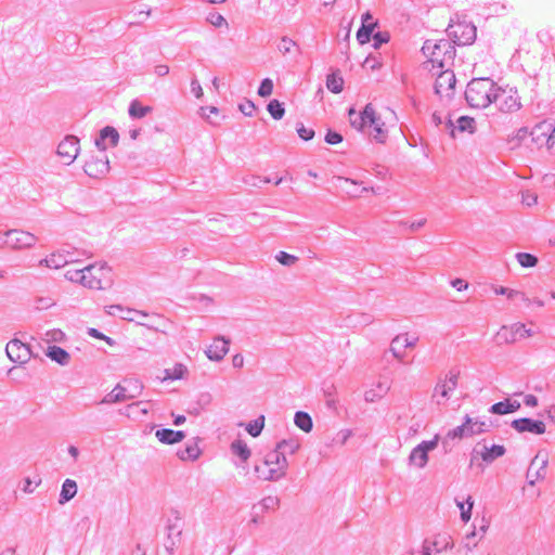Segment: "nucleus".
I'll list each match as a JSON object with an SVG mask.
<instances>
[{"mask_svg":"<svg viewBox=\"0 0 555 555\" xmlns=\"http://www.w3.org/2000/svg\"><path fill=\"white\" fill-rule=\"evenodd\" d=\"M500 87L488 77L472 79L465 90V99L470 107L486 108L499 95Z\"/></svg>","mask_w":555,"mask_h":555,"instance_id":"nucleus-1","label":"nucleus"},{"mask_svg":"<svg viewBox=\"0 0 555 555\" xmlns=\"http://www.w3.org/2000/svg\"><path fill=\"white\" fill-rule=\"evenodd\" d=\"M423 54L433 64V68L443 69L453 65L455 59V48L449 39L431 40L427 39L422 47Z\"/></svg>","mask_w":555,"mask_h":555,"instance_id":"nucleus-2","label":"nucleus"},{"mask_svg":"<svg viewBox=\"0 0 555 555\" xmlns=\"http://www.w3.org/2000/svg\"><path fill=\"white\" fill-rule=\"evenodd\" d=\"M447 34L453 46H468L475 42L477 29L473 23L460 20L459 16H456V20H450Z\"/></svg>","mask_w":555,"mask_h":555,"instance_id":"nucleus-3","label":"nucleus"},{"mask_svg":"<svg viewBox=\"0 0 555 555\" xmlns=\"http://www.w3.org/2000/svg\"><path fill=\"white\" fill-rule=\"evenodd\" d=\"M490 425L479 418H472L469 415H465L463 423L460 426L451 429L447 434L449 439H462L480 435L489 430Z\"/></svg>","mask_w":555,"mask_h":555,"instance_id":"nucleus-4","label":"nucleus"},{"mask_svg":"<svg viewBox=\"0 0 555 555\" xmlns=\"http://www.w3.org/2000/svg\"><path fill=\"white\" fill-rule=\"evenodd\" d=\"M440 436L437 434L431 440H424L414 447L409 455V465L416 468H424L429 460L428 453L438 447Z\"/></svg>","mask_w":555,"mask_h":555,"instance_id":"nucleus-5","label":"nucleus"},{"mask_svg":"<svg viewBox=\"0 0 555 555\" xmlns=\"http://www.w3.org/2000/svg\"><path fill=\"white\" fill-rule=\"evenodd\" d=\"M460 377V371L456 369H452L449 371L448 375L444 379H440L435 388L433 398L436 399V403L438 405L444 404L451 397V393L457 387V382Z\"/></svg>","mask_w":555,"mask_h":555,"instance_id":"nucleus-6","label":"nucleus"},{"mask_svg":"<svg viewBox=\"0 0 555 555\" xmlns=\"http://www.w3.org/2000/svg\"><path fill=\"white\" fill-rule=\"evenodd\" d=\"M167 537L165 548L169 555H172L181 542L182 517L178 511H173V519L169 518L166 526Z\"/></svg>","mask_w":555,"mask_h":555,"instance_id":"nucleus-7","label":"nucleus"},{"mask_svg":"<svg viewBox=\"0 0 555 555\" xmlns=\"http://www.w3.org/2000/svg\"><path fill=\"white\" fill-rule=\"evenodd\" d=\"M456 85V78L453 70L447 68L440 72L435 81V93L441 99H451Z\"/></svg>","mask_w":555,"mask_h":555,"instance_id":"nucleus-8","label":"nucleus"},{"mask_svg":"<svg viewBox=\"0 0 555 555\" xmlns=\"http://www.w3.org/2000/svg\"><path fill=\"white\" fill-rule=\"evenodd\" d=\"M4 235L7 236L5 244L13 249L29 248L37 242V237L33 233L23 230H9Z\"/></svg>","mask_w":555,"mask_h":555,"instance_id":"nucleus-9","label":"nucleus"},{"mask_svg":"<svg viewBox=\"0 0 555 555\" xmlns=\"http://www.w3.org/2000/svg\"><path fill=\"white\" fill-rule=\"evenodd\" d=\"M498 103L499 109L504 113L517 112L521 107L520 96L516 89H502L500 88L499 95L494 100Z\"/></svg>","mask_w":555,"mask_h":555,"instance_id":"nucleus-10","label":"nucleus"},{"mask_svg":"<svg viewBox=\"0 0 555 555\" xmlns=\"http://www.w3.org/2000/svg\"><path fill=\"white\" fill-rule=\"evenodd\" d=\"M5 352L8 358L15 363L24 364L28 362L31 357V351L28 345L24 344L17 338L10 340L7 344Z\"/></svg>","mask_w":555,"mask_h":555,"instance_id":"nucleus-11","label":"nucleus"},{"mask_svg":"<svg viewBox=\"0 0 555 555\" xmlns=\"http://www.w3.org/2000/svg\"><path fill=\"white\" fill-rule=\"evenodd\" d=\"M56 153L65 160L66 165H70L79 153L78 138L72 134L66 135L57 145Z\"/></svg>","mask_w":555,"mask_h":555,"instance_id":"nucleus-12","label":"nucleus"},{"mask_svg":"<svg viewBox=\"0 0 555 555\" xmlns=\"http://www.w3.org/2000/svg\"><path fill=\"white\" fill-rule=\"evenodd\" d=\"M553 130V125L546 120L538 122L531 130L530 137L531 141L534 143L537 147H541L546 144L547 149L551 150L554 147V144H551V133Z\"/></svg>","mask_w":555,"mask_h":555,"instance_id":"nucleus-13","label":"nucleus"},{"mask_svg":"<svg viewBox=\"0 0 555 555\" xmlns=\"http://www.w3.org/2000/svg\"><path fill=\"white\" fill-rule=\"evenodd\" d=\"M374 111L371 103L366 104L364 109L360 113H357L356 109L351 107L348 112L351 127L362 131L369 124H374Z\"/></svg>","mask_w":555,"mask_h":555,"instance_id":"nucleus-14","label":"nucleus"},{"mask_svg":"<svg viewBox=\"0 0 555 555\" xmlns=\"http://www.w3.org/2000/svg\"><path fill=\"white\" fill-rule=\"evenodd\" d=\"M547 456L538 453L531 461L527 470V479L530 486H533L537 480L543 479L546 475Z\"/></svg>","mask_w":555,"mask_h":555,"instance_id":"nucleus-15","label":"nucleus"},{"mask_svg":"<svg viewBox=\"0 0 555 555\" xmlns=\"http://www.w3.org/2000/svg\"><path fill=\"white\" fill-rule=\"evenodd\" d=\"M511 426L518 433H531L534 435H542L546 430L545 424L542 421L529 417L514 420Z\"/></svg>","mask_w":555,"mask_h":555,"instance_id":"nucleus-16","label":"nucleus"},{"mask_svg":"<svg viewBox=\"0 0 555 555\" xmlns=\"http://www.w3.org/2000/svg\"><path fill=\"white\" fill-rule=\"evenodd\" d=\"M109 170V162L106 156L104 158L91 157L86 162L83 171L91 178H101Z\"/></svg>","mask_w":555,"mask_h":555,"instance_id":"nucleus-17","label":"nucleus"},{"mask_svg":"<svg viewBox=\"0 0 555 555\" xmlns=\"http://www.w3.org/2000/svg\"><path fill=\"white\" fill-rule=\"evenodd\" d=\"M230 339L223 336H218L214 339V343L207 348L206 356L209 360L219 362L229 351Z\"/></svg>","mask_w":555,"mask_h":555,"instance_id":"nucleus-18","label":"nucleus"},{"mask_svg":"<svg viewBox=\"0 0 555 555\" xmlns=\"http://www.w3.org/2000/svg\"><path fill=\"white\" fill-rule=\"evenodd\" d=\"M108 140L109 141V145L111 146H116L118 144V141H119V133L118 131L112 127V126H106L104 127L101 131H100V134L99 137L95 139V146L100 150V151H105L107 149V144L105 143V141Z\"/></svg>","mask_w":555,"mask_h":555,"instance_id":"nucleus-19","label":"nucleus"},{"mask_svg":"<svg viewBox=\"0 0 555 555\" xmlns=\"http://www.w3.org/2000/svg\"><path fill=\"white\" fill-rule=\"evenodd\" d=\"M446 128L450 131L452 138L455 137V130L473 133L475 131V119L468 116H461L456 121V126H454L453 121L449 118L446 121Z\"/></svg>","mask_w":555,"mask_h":555,"instance_id":"nucleus-20","label":"nucleus"},{"mask_svg":"<svg viewBox=\"0 0 555 555\" xmlns=\"http://www.w3.org/2000/svg\"><path fill=\"white\" fill-rule=\"evenodd\" d=\"M134 398V396L127 395V389L121 386L120 384H117L112 391L106 393L103 399L101 400V404H113V403H120L127 400H130Z\"/></svg>","mask_w":555,"mask_h":555,"instance_id":"nucleus-21","label":"nucleus"},{"mask_svg":"<svg viewBox=\"0 0 555 555\" xmlns=\"http://www.w3.org/2000/svg\"><path fill=\"white\" fill-rule=\"evenodd\" d=\"M155 436L162 443L175 444L182 441L185 438V433L183 430L162 428L156 430Z\"/></svg>","mask_w":555,"mask_h":555,"instance_id":"nucleus-22","label":"nucleus"},{"mask_svg":"<svg viewBox=\"0 0 555 555\" xmlns=\"http://www.w3.org/2000/svg\"><path fill=\"white\" fill-rule=\"evenodd\" d=\"M255 473L259 479L267 481H276L282 478V472L274 470L271 464L267 463L266 457L261 464L255 465Z\"/></svg>","mask_w":555,"mask_h":555,"instance_id":"nucleus-23","label":"nucleus"},{"mask_svg":"<svg viewBox=\"0 0 555 555\" xmlns=\"http://www.w3.org/2000/svg\"><path fill=\"white\" fill-rule=\"evenodd\" d=\"M266 459L274 470L282 472V478L286 475L288 462L282 452L274 449L266 455Z\"/></svg>","mask_w":555,"mask_h":555,"instance_id":"nucleus-24","label":"nucleus"},{"mask_svg":"<svg viewBox=\"0 0 555 555\" xmlns=\"http://www.w3.org/2000/svg\"><path fill=\"white\" fill-rule=\"evenodd\" d=\"M498 344H513L520 339V331L516 332V323L511 326L503 325L495 335Z\"/></svg>","mask_w":555,"mask_h":555,"instance_id":"nucleus-25","label":"nucleus"},{"mask_svg":"<svg viewBox=\"0 0 555 555\" xmlns=\"http://www.w3.org/2000/svg\"><path fill=\"white\" fill-rule=\"evenodd\" d=\"M107 313L111 315H118L122 320L134 321V315L147 317V313L135 309L124 308L120 305H111L107 307Z\"/></svg>","mask_w":555,"mask_h":555,"instance_id":"nucleus-26","label":"nucleus"},{"mask_svg":"<svg viewBox=\"0 0 555 555\" xmlns=\"http://www.w3.org/2000/svg\"><path fill=\"white\" fill-rule=\"evenodd\" d=\"M96 269L95 264H89L83 268L85 279L87 281H81V285L88 287L90 289H102V275H95L92 271Z\"/></svg>","mask_w":555,"mask_h":555,"instance_id":"nucleus-27","label":"nucleus"},{"mask_svg":"<svg viewBox=\"0 0 555 555\" xmlns=\"http://www.w3.org/2000/svg\"><path fill=\"white\" fill-rule=\"evenodd\" d=\"M519 409H520V403L518 401L505 400V401H500V402L492 404L489 409V412L492 414L504 415V414L516 412Z\"/></svg>","mask_w":555,"mask_h":555,"instance_id":"nucleus-28","label":"nucleus"},{"mask_svg":"<svg viewBox=\"0 0 555 555\" xmlns=\"http://www.w3.org/2000/svg\"><path fill=\"white\" fill-rule=\"evenodd\" d=\"M66 255L62 248L55 253H52L47 258L40 260L41 266H46L51 269H60L68 264V260L65 259Z\"/></svg>","mask_w":555,"mask_h":555,"instance_id":"nucleus-29","label":"nucleus"},{"mask_svg":"<svg viewBox=\"0 0 555 555\" xmlns=\"http://www.w3.org/2000/svg\"><path fill=\"white\" fill-rule=\"evenodd\" d=\"M390 389V384L385 382H378L375 388L366 390L364 393V400L366 402H375L382 399Z\"/></svg>","mask_w":555,"mask_h":555,"instance_id":"nucleus-30","label":"nucleus"},{"mask_svg":"<svg viewBox=\"0 0 555 555\" xmlns=\"http://www.w3.org/2000/svg\"><path fill=\"white\" fill-rule=\"evenodd\" d=\"M46 354L60 365H67L70 361V354L62 347L55 345L49 346Z\"/></svg>","mask_w":555,"mask_h":555,"instance_id":"nucleus-31","label":"nucleus"},{"mask_svg":"<svg viewBox=\"0 0 555 555\" xmlns=\"http://www.w3.org/2000/svg\"><path fill=\"white\" fill-rule=\"evenodd\" d=\"M281 500L274 495H268L261 499L258 503L254 504L251 507L261 514L267 512H274L280 507Z\"/></svg>","mask_w":555,"mask_h":555,"instance_id":"nucleus-32","label":"nucleus"},{"mask_svg":"<svg viewBox=\"0 0 555 555\" xmlns=\"http://www.w3.org/2000/svg\"><path fill=\"white\" fill-rule=\"evenodd\" d=\"M505 448L501 444H493L491 447L483 446V450L480 452V456L483 462L492 463L496 459L505 454Z\"/></svg>","mask_w":555,"mask_h":555,"instance_id":"nucleus-33","label":"nucleus"},{"mask_svg":"<svg viewBox=\"0 0 555 555\" xmlns=\"http://www.w3.org/2000/svg\"><path fill=\"white\" fill-rule=\"evenodd\" d=\"M77 494V483L73 479H66L62 485L59 503L65 504Z\"/></svg>","mask_w":555,"mask_h":555,"instance_id":"nucleus-34","label":"nucleus"},{"mask_svg":"<svg viewBox=\"0 0 555 555\" xmlns=\"http://www.w3.org/2000/svg\"><path fill=\"white\" fill-rule=\"evenodd\" d=\"M326 87L333 93H340L344 90V78L339 70L333 72L326 77Z\"/></svg>","mask_w":555,"mask_h":555,"instance_id":"nucleus-35","label":"nucleus"},{"mask_svg":"<svg viewBox=\"0 0 555 555\" xmlns=\"http://www.w3.org/2000/svg\"><path fill=\"white\" fill-rule=\"evenodd\" d=\"M295 425L305 433H310L313 428V422L311 416L304 411H298L294 416Z\"/></svg>","mask_w":555,"mask_h":555,"instance_id":"nucleus-36","label":"nucleus"},{"mask_svg":"<svg viewBox=\"0 0 555 555\" xmlns=\"http://www.w3.org/2000/svg\"><path fill=\"white\" fill-rule=\"evenodd\" d=\"M300 448V443L296 439H283L279 441L274 449L282 452L284 456L295 454Z\"/></svg>","mask_w":555,"mask_h":555,"instance_id":"nucleus-37","label":"nucleus"},{"mask_svg":"<svg viewBox=\"0 0 555 555\" xmlns=\"http://www.w3.org/2000/svg\"><path fill=\"white\" fill-rule=\"evenodd\" d=\"M374 124H369L370 127H373V138L378 143H384L387 138V132L384 129L385 124L380 120V117L376 115L374 111Z\"/></svg>","mask_w":555,"mask_h":555,"instance_id":"nucleus-38","label":"nucleus"},{"mask_svg":"<svg viewBox=\"0 0 555 555\" xmlns=\"http://www.w3.org/2000/svg\"><path fill=\"white\" fill-rule=\"evenodd\" d=\"M152 111V106H143L138 100H133L129 105L128 113L131 118L140 119L145 117Z\"/></svg>","mask_w":555,"mask_h":555,"instance_id":"nucleus-39","label":"nucleus"},{"mask_svg":"<svg viewBox=\"0 0 555 555\" xmlns=\"http://www.w3.org/2000/svg\"><path fill=\"white\" fill-rule=\"evenodd\" d=\"M377 26V22H371L370 24H362V26L357 31V39L359 43L364 44L370 42L373 37V31Z\"/></svg>","mask_w":555,"mask_h":555,"instance_id":"nucleus-40","label":"nucleus"},{"mask_svg":"<svg viewBox=\"0 0 555 555\" xmlns=\"http://www.w3.org/2000/svg\"><path fill=\"white\" fill-rule=\"evenodd\" d=\"M231 451L244 462H246L250 456V450L247 444L238 439L231 443Z\"/></svg>","mask_w":555,"mask_h":555,"instance_id":"nucleus-41","label":"nucleus"},{"mask_svg":"<svg viewBox=\"0 0 555 555\" xmlns=\"http://www.w3.org/2000/svg\"><path fill=\"white\" fill-rule=\"evenodd\" d=\"M528 135H530L529 129L527 127H521L507 139V143L509 144L512 150H515L521 145L522 141Z\"/></svg>","mask_w":555,"mask_h":555,"instance_id":"nucleus-42","label":"nucleus"},{"mask_svg":"<svg viewBox=\"0 0 555 555\" xmlns=\"http://www.w3.org/2000/svg\"><path fill=\"white\" fill-rule=\"evenodd\" d=\"M201 454V450L197 446V443L188 444L184 449L179 450L177 452V455L180 460L186 461V460H196Z\"/></svg>","mask_w":555,"mask_h":555,"instance_id":"nucleus-43","label":"nucleus"},{"mask_svg":"<svg viewBox=\"0 0 555 555\" xmlns=\"http://www.w3.org/2000/svg\"><path fill=\"white\" fill-rule=\"evenodd\" d=\"M451 538L447 534H439L436 537L434 542H429L430 547L434 546L437 553L442 551L452 548L454 546L453 542L450 541Z\"/></svg>","mask_w":555,"mask_h":555,"instance_id":"nucleus-44","label":"nucleus"},{"mask_svg":"<svg viewBox=\"0 0 555 555\" xmlns=\"http://www.w3.org/2000/svg\"><path fill=\"white\" fill-rule=\"evenodd\" d=\"M267 109H268L269 114L271 115V117L275 120L282 119L285 114V108H284L283 103H281L276 99H273L268 103Z\"/></svg>","mask_w":555,"mask_h":555,"instance_id":"nucleus-45","label":"nucleus"},{"mask_svg":"<svg viewBox=\"0 0 555 555\" xmlns=\"http://www.w3.org/2000/svg\"><path fill=\"white\" fill-rule=\"evenodd\" d=\"M62 250L65 253L66 257L65 259L68 260V263H74L79 261L80 256L90 257V253L87 250H79L75 247L65 246L62 248Z\"/></svg>","mask_w":555,"mask_h":555,"instance_id":"nucleus-46","label":"nucleus"},{"mask_svg":"<svg viewBox=\"0 0 555 555\" xmlns=\"http://www.w3.org/2000/svg\"><path fill=\"white\" fill-rule=\"evenodd\" d=\"M263 427H264V416L260 415L256 420L248 423V425L246 426V430L251 437L256 438L261 434Z\"/></svg>","mask_w":555,"mask_h":555,"instance_id":"nucleus-47","label":"nucleus"},{"mask_svg":"<svg viewBox=\"0 0 555 555\" xmlns=\"http://www.w3.org/2000/svg\"><path fill=\"white\" fill-rule=\"evenodd\" d=\"M185 372H186V367L181 363H177L173 366V369L165 370L164 379H171V380L181 379Z\"/></svg>","mask_w":555,"mask_h":555,"instance_id":"nucleus-48","label":"nucleus"},{"mask_svg":"<svg viewBox=\"0 0 555 555\" xmlns=\"http://www.w3.org/2000/svg\"><path fill=\"white\" fill-rule=\"evenodd\" d=\"M516 259L519 262V264L524 268H532L535 267L538 263V258L529 253H517Z\"/></svg>","mask_w":555,"mask_h":555,"instance_id":"nucleus-49","label":"nucleus"},{"mask_svg":"<svg viewBox=\"0 0 555 555\" xmlns=\"http://www.w3.org/2000/svg\"><path fill=\"white\" fill-rule=\"evenodd\" d=\"M275 259L283 266L291 267L293 266L298 258L294 255H291L286 251H279L275 256Z\"/></svg>","mask_w":555,"mask_h":555,"instance_id":"nucleus-50","label":"nucleus"},{"mask_svg":"<svg viewBox=\"0 0 555 555\" xmlns=\"http://www.w3.org/2000/svg\"><path fill=\"white\" fill-rule=\"evenodd\" d=\"M373 48L379 49L384 43H387L390 39L388 31H377L373 35Z\"/></svg>","mask_w":555,"mask_h":555,"instance_id":"nucleus-51","label":"nucleus"},{"mask_svg":"<svg viewBox=\"0 0 555 555\" xmlns=\"http://www.w3.org/2000/svg\"><path fill=\"white\" fill-rule=\"evenodd\" d=\"M273 91V82L270 78H264L259 88H258V94L261 98H267L272 94Z\"/></svg>","mask_w":555,"mask_h":555,"instance_id":"nucleus-52","label":"nucleus"},{"mask_svg":"<svg viewBox=\"0 0 555 555\" xmlns=\"http://www.w3.org/2000/svg\"><path fill=\"white\" fill-rule=\"evenodd\" d=\"M66 280L75 283H81V281H87L85 279L83 268L82 269H75V270H67L65 272Z\"/></svg>","mask_w":555,"mask_h":555,"instance_id":"nucleus-53","label":"nucleus"},{"mask_svg":"<svg viewBox=\"0 0 555 555\" xmlns=\"http://www.w3.org/2000/svg\"><path fill=\"white\" fill-rule=\"evenodd\" d=\"M404 337V335H397L392 340H391V344H390V352L392 353V356L398 359L399 361H403V358H404V353L401 352L399 350V348H397V345L401 343L402 338Z\"/></svg>","mask_w":555,"mask_h":555,"instance_id":"nucleus-54","label":"nucleus"},{"mask_svg":"<svg viewBox=\"0 0 555 555\" xmlns=\"http://www.w3.org/2000/svg\"><path fill=\"white\" fill-rule=\"evenodd\" d=\"M55 305V301L51 297H37L35 299V307L38 310H46Z\"/></svg>","mask_w":555,"mask_h":555,"instance_id":"nucleus-55","label":"nucleus"},{"mask_svg":"<svg viewBox=\"0 0 555 555\" xmlns=\"http://www.w3.org/2000/svg\"><path fill=\"white\" fill-rule=\"evenodd\" d=\"M295 46H297V44L293 39L284 36V37H282L281 42L278 46V49L281 53L287 54L291 52V49Z\"/></svg>","mask_w":555,"mask_h":555,"instance_id":"nucleus-56","label":"nucleus"},{"mask_svg":"<svg viewBox=\"0 0 555 555\" xmlns=\"http://www.w3.org/2000/svg\"><path fill=\"white\" fill-rule=\"evenodd\" d=\"M296 131L304 141H309L314 137V130L306 128L301 122L297 124Z\"/></svg>","mask_w":555,"mask_h":555,"instance_id":"nucleus-57","label":"nucleus"},{"mask_svg":"<svg viewBox=\"0 0 555 555\" xmlns=\"http://www.w3.org/2000/svg\"><path fill=\"white\" fill-rule=\"evenodd\" d=\"M343 139L344 138H343V135L340 133L328 129L326 134H325L324 141L327 144L335 145V144H338V143L343 142Z\"/></svg>","mask_w":555,"mask_h":555,"instance_id":"nucleus-58","label":"nucleus"},{"mask_svg":"<svg viewBox=\"0 0 555 555\" xmlns=\"http://www.w3.org/2000/svg\"><path fill=\"white\" fill-rule=\"evenodd\" d=\"M495 294L498 295H506L508 298H514L516 296H520L522 299H525V295L518 291L511 289L504 286L496 287L494 289Z\"/></svg>","mask_w":555,"mask_h":555,"instance_id":"nucleus-59","label":"nucleus"},{"mask_svg":"<svg viewBox=\"0 0 555 555\" xmlns=\"http://www.w3.org/2000/svg\"><path fill=\"white\" fill-rule=\"evenodd\" d=\"M521 202L526 206H533L538 203V195L530 191H525L521 194Z\"/></svg>","mask_w":555,"mask_h":555,"instance_id":"nucleus-60","label":"nucleus"},{"mask_svg":"<svg viewBox=\"0 0 555 555\" xmlns=\"http://www.w3.org/2000/svg\"><path fill=\"white\" fill-rule=\"evenodd\" d=\"M238 109L245 115V116H253L255 109H256V106L254 104V102L247 100L245 101L244 103H241L238 105Z\"/></svg>","mask_w":555,"mask_h":555,"instance_id":"nucleus-61","label":"nucleus"},{"mask_svg":"<svg viewBox=\"0 0 555 555\" xmlns=\"http://www.w3.org/2000/svg\"><path fill=\"white\" fill-rule=\"evenodd\" d=\"M466 504H467V508H465L464 511L461 512V519L464 522H467L472 517V509L474 506V501H473L472 496H468L466 499Z\"/></svg>","mask_w":555,"mask_h":555,"instance_id":"nucleus-62","label":"nucleus"},{"mask_svg":"<svg viewBox=\"0 0 555 555\" xmlns=\"http://www.w3.org/2000/svg\"><path fill=\"white\" fill-rule=\"evenodd\" d=\"M41 483V479L38 478L37 480L33 481L29 477L24 479V487L23 491L26 493H33L35 488L38 487Z\"/></svg>","mask_w":555,"mask_h":555,"instance_id":"nucleus-63","label":"nucleus"},{"mask_svg":"<svg viewBox=\"0 0 555 555\" xmlns=\"http://www.w3.org/2000/svg\"><path fill=\"white\" fill-rule=\"evenodd\" d=\"M363 66L371 68L372 70L378 69L382 66V63L377 60L376 56L370 54L363 63Z\"/></svg>","mask_w":555,"mask_h":555,"instance_id":"nucleus-64","label":"nucleus"}]
</instances>
